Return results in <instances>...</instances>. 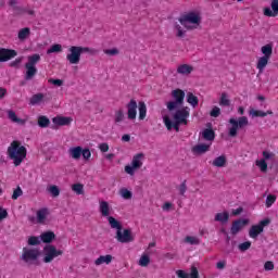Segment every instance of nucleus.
<instances>
[{
    "label": "nucleus",
    "mask_w": 278,
    "mask_h": 278,
    "mask_svg": "<svg viewBox=\"0 0 278 278\" xmlns=\"http://www.w3.org/2000/svg\"><path fill=\"white\" fill-rule=\"evenodd\" d=\"M109 225L111 229H116L115 239L117 240V242H121L122 244H129V242H134V240H136V237H134L131 229L123 230V224H121L118 219L114 217H109Z\"/></svg>",
    "instance_id": "f257e3e1"
},
{
    "label": "nucleus",
    "mask_w": 278,
    "mask_h": 278,
    "mask_svg": "<svg viewBox=\"0 0 278 278\" xmlns=\"http://www.w3.org/2000/svg\"><path fill=\"white\" fill-rule=\"evenodd\" d=\"M68 54L66 55V60L70 64H79L81 61V53H89L90 55H94L97 50L93 48L81 47V46H72L68 49Z\"/></svg>",
    "instance_id": "20e7f679"
},
{
    "label": "nucleus",
    "mask_w": 278,
    "mask_h": 278,
    "mask_svg": "<svg viewBox=\"0 0 278 278\" xmlns=\"http://www.w3.org/2000/svg\"><path fill=\"white\" fill-rule=\"evenodd\" d=\"M271 9L265 8L263 10L264 16L275 17L278 16V0H271Z\"/></svg>",
    "instance_id": "dca6fc26"
},
{
    "label": "nucleus",
    "mask_w": 278,
    "mask_h": 278,
    "mask_svg": "<svg viewBox=\"0 0 278 278\" xmlns=\"http://www.w3.org/2000/svg\"><path fill=\"white\" fill-rule=\"evenodd\" d=\"M40 62V54H33L28 56V62L26 65L28 66H36Z\"/></svg>",
    "instance_id": "c9c22d12"
},
{
    "label": "nucleus",
    "mask_w": 278,
    "mask_h": 278,
    "mask_svg": "<svg viewBox=\"0 0 278 278\" xmlns=\"http://www.w3.org/2000/svg\"><path fill=\"white\" fill-rule=\"evenodd\" d=\"M48 81H49V84H52L53 86H62L64 84V81L62 79L50 78Z\"/></svg>",
    "instance_id": "052dcab7"
},
{
    "label": "nucleus",
    "mask_w": 278,
    "mask_h": 278,
    "mask_svg": "<svg viewBox=\"0 0 278 278\" xmlns=\"http://www.w3.org/2000/svg\"><path fill=\"white\" fill-rule=\"evenodd\" d=\"M229 220V213L228 212H223V213H217L215 215V222L216 223H227Z\"/></svg>",
    "instance_id": "2f4dec72"
},
{
    "label": "nucleus",
    "mask_w": 278,
    "mask_h": 278,
    "mask_svg": "<svg viewBox=\"0 0 278 278\" xmlns=\"http://www.w3.org/2000/svg\"><path fill=\"white\" fill-rule=\"evenodd\" d=\"M151 264V258L147 254H142L139 260V266H142L143 268H147Z\"/></svg>",
    "instance_id": "ea45409f"
},
{
    "label": "nucleus",
    "mask_w": 278,
    "mask_h": 278,
    "mask_svg": "<svg viewBox=\"0 0 278 278\" xmlns=\"http://www.w3.org/2000/svg\"><path fill=\"white\" fill-rule=\"evenodd\" d=\"M193 155H203L210 151V144L207 143H199L192 147L191 149Z\"/></svg>",
    "instance_id": "a211bd4d"
},
{
    "label": "nucleus",
    "mask_w": 278,
    "mask_h": 278,
    "mask_svg": "<svg viewBox=\"0 0 278 278\" xmlns=\"http://www.w3.org/2000/svg\"><path fill=\"white\" fill-rule=\"evenodd\" d=\"M211 116L213 118H218V116H220V108L218 106H214L212 110H211Z\"/></svg>",
    "instance_id": "5fc2aeb1"
},
{
    "label": "nucleus",
    "mask_w": 278,
    "mask_h": 278,
    "mask_svg": "<svg viewBox=\"0 0 278 278\" xmlns=\"http://www.w3.org/2000/svg\"><path fill=\"white\" fill-rule=\"evenodd\" d=\"M48 192H50V194L52 197H60V188H58V186L55 185H52L48 188Z\"/></svg>",
    "instance_id": "a18cd8bd"
},
{
    "label": "nucleus",
    "mask_w": 278,
    "mask_h": 278,
    "mask_svg": "<svg viewBox=\"0 0 278 278\" xmlns=\"http://www.w3.org/2000/svg\"><path fill=\"white\" fill-rule=\"evenodd\" d=\"M62 51V45L59 43H54L50 47V49L47 50L48 55H50V53H61Z\"/></svg>",
    "instance_id": "a19ab883"
},
{
    "label": "nucleus",
    "mask_w": 278,
    "mask_h": 278,
    "mask_svg": "<svg viewBox=\"0 0 278 278\" xmlns=\"http://www.w3.org/2000/svg\"><path fill=\"white\" fill-rule=\"evenodd\" d=\"M40 240L45 244H51V242H53V240H55V232H53V231H46V232L40 235Z\"/></svg>",
    "instance_id": "5701e85b"
},
{
    "label": "nucleus",
    "mask_w": 278,
    "mask_h": 278,
    "mask_svg": "<svg viewBox=\"0 0 278 278\" xmlns=\"http://www.w3.org/2000/svg\"><path fill=\"white\" fill-rule=\"evenodd\" d=\"M238 248H239V251H242V252L249 251L251 249V241H245L243 243H240Z\"/></svg>",
    "instance_id": "603ef678"
},
{
    "label": "nucleus",
    "mask_w": 278,
    "mask_h": 278,
    "mask_svg": "<svg viewBox=\"0 0 278 278\" xmlns=\"http://www.w3.org/2000/svg\"><path fill=\"white\" fill-rule=\"evenodd\" d=\"M99 212L103 218H111L110 214L112 213V207L108 201H100Z\"/></svg>",
    "instance_id": "2eb2a0df"
},
{
    "label": "nucleus",
    "mask_w": 278,
    "mask_h": 278,
    "mask_svg": "<svg viewBox=\"0 0 278 278\" xmlns=\"http://www.w3.org/2000/svg\"><path fill=\"white\" fill-rule=\"evenodd\" d=\"M270 59H268V56H261L257 61L256 64V68L260 73H264V68H266V66H268V61Z\"/></svg>",
    "instance_id": "bb28decb"
},
{
    "label": "nucleus",
    "mask_w": 278,
    "mask_h": 278,
    "mask_svg": "<svg viewBox=\"0 0 278 278\" xmlns=\"http://www.w3.org/2000/svg\"><path fill=\"white\" fill-rule=\"evenodd\" d=\"M25 68H26V74H25L26 81L34 79V77H36V74L38 73V68H36V66L34 65H27V64H25Z\"/></svg>",
    "instance_id": "aec40b11"
},
{
    "label": "nucleus",
    "mask_w": 278,
    "mask_h": 278,
    "mask_svg": "<svg viewBox=\"0 0 278 278\" xmlns=\"http://www.w3.org/2000/svg\"><path fill=\"white\" fill-rule=\"evenodd\" d=\"M119 195L126 201H129L134 197V193H131V191H129L127 188H122L119 189Z\"/></svg>",
    "instance_id": "58836bf2"
},
{
    "label": "nucleus",
    "mask_w": 278,
    "mask_h": 278,
    "mask_svg": "<svg viewBox=\"0 0 278 278\" xmlns=\"http://www.w3.org/2000/svg\"><path fill=\"white\" fill-rule=\"evenodd\" d=\"M263 160H270L271 157H275V154L273 152L263 151Z\"/></svg>",
    "instance_id": "69168bd1"
},
{
    "label": "nucleus",
    "mask_w": 278,
    "mask_h": 278,
    "mask_svg": "<svg viewBox=\"0 0 278 278\" xmlns=\"http://www.w3.org/2000/svg\"><path fill=\"white\" fill-rule=\"evenodd\" d=\"M267 225H270V219L268 218L261 220L258 225L251 226L249 237L253 240L257 239L260 233H264V228L267 227Z\"/></svg>",
    "instance_id": "f8f14e48"
},
{
    "label": "nucleus",
    "mask_w": 278,
    "mask_h": 278,
    "mask_svg": "<svg viewBox=\"0 0 278 278\" xmlns=\"http://www.w3.org/2000/svg\"><path fill=\"white\" fill-rule=\"evenodd\" d=\"M250 116H253L254 118H264L267 116V113L264 111L251 109Z\"/></svg>",
    "instance_id": "4c0bfd02"
},
{
    "label": "nucleus",
    "mask_w": 278,
    "mask_h": 278,
    "mask_svg": "<svg viewBox=\"0 0 278 278\" xmlns=\"http://www.w3.org/2000/svg\"><path fill=\"white\" fill-rule=\"evenodd\" d=\"M112 260H114V257L112 256V254H106V255H101L99 256L96 261H94V265L96 266H101L102 264H112Z\"/></svg>",
    "instance_id": "4be33fe9"
},
{
    "label": "nucleus",
    "mask_w": 278,
    "mask_h": 278,
    "mask_svg": "<svg viewBox=\"0 0 278 278\" xmlns=\"http://www.w3.org/2000/svg\"><path fill=\"white\" fill-rule=\"evenodd\" d=\"M194 71V67L189 64H180L177 67L178 75H190Z\"/></svg>",
    "instance_id": "412c9836"
},
{
    "label": "nucleus",
    "mask_w": 278,
    "mask_h": 278,
    "mask_svg": "<svg viewBox=\"0 0 278 278\" xmlns=\"http://www.w3.org/2000/svg\"><path fill=\"white\" fill-rule=\"evenodd\" d=\"M99 149L102 153H108V151H110V146L108 143H100L99 144Z\"/></svg>",
    "instance_id": "bf43d9fd"
},
{
    "label": "nucleus",
    "mask_w": 278,
    "mask_h": 278,
    "mask_svg": "<svg viewBox=\"0 0 278 278\" xmlns=\"http://www.w3.org/2000/svg\"><path fill=\"white\" fill-rule=\"evenodd\" d=\"M72 190H73V192H75L77 194H84V185H81V184H74L72 186Z\"/></svg>",
    "instance_id": "49530a36"
},
{
    "label": "nucleus",
    "mask_w": 278,
    "mask_h": 278,
    "mask_svg": "<svg viewBox=\"0 0 278 278\" xmlns=\"http://www.w3.org/2000/svg\"><path fill=\"white\" fill-rule=\"evenodd\" d=\"M9 214H8V210L4 208L3 206H0V223L2 220H5V218H8Z\"/></svg>",
    "instance_id": "6e6d98bb"
},
{
    "label": "nucleus",
    "mask_w": 278,
    "mask_h": 278,
    "mask_svg": "<svg viewBox=\"0 0 278 278\" xmlns=\"http://www.w3.org/2000/svg\"><path fill=\"white\" fill-rule=\"evenodd\" d=\"M60 255H64V251L58 250L53 244H47L43 247V264H51L55 257H60Z\"/></svg>",
    "instance_id": "6e6552de"
},
{
    "label": "nucleus",
    "mask_w": 278,
    "mask_h": 278,
    "mask_svg": "<svg viewBox=\"0 0 278 278\" xmlns=\"http://www.w3.org/2000/svg\"><path fill=\"white\" fill-rule=\"evenodd\" d=\"M186 190H188V187L186 186V181H184L179 186V194H181V197H184V194H186Z\"/></svg>",
    "instance_id": "680f3d73"
},
{
    "label": "nucleus",
    "mask_w": 278,
    "mask_h": 278,
    "mask_svg": "<svg viewBox=\"0 0 278 278\" xmlns=\"http://www.w3.org/2000/svg\"><path fill=\"white\" fill-rule=\"evenodd\" d=\"M227 266V261H219V262H217V264H216V268L218 269V270H224V268Z\"/></svg>",
    "instance_id": "e2e57ef3"
},
{
    "label": "nucleus",
    "mask_w": 278,
    "mask_h": 278,
    "mask_svg": "<svg viewBox=\"0 0 278 278\" xmlns=\"http://www.w3.org/2000/svg\"><path fill=\"white\" fill-rule=\"evenodd\" d=\"M27 244L29 247H38L40 244V238L36 236H31L28 238Z\"/></svg>",
    "instance_id": "37998d69"
},
{
    "label": "nucleus",
    "mask_w": 278,
    "mask_h": 278,
    "mask_svg": "<svg viewBox=\"0 0 278 278\" xmlns=\"http://www.w3.org/2000/svg\"><path fill=\"white\" fill-rule=\"evenodd\" d=\"M123 121H125V113L123 112V110H118L115 112V123H123Z\"/></svg>",
    "instance_id": "c03bdc74"
},
{
    "label": "nucleus",
    "mask_w": 278,
    "mask_h": 278,
    "mask_svg": "<svg viewBox=\"0 0 278 278\" xmlns=\"http://www.w3.org/2000/svg\"><path fill=\"white\" fill-rule=\"evenodd\" d=\"M81 152H83V148L79 147V146L74 147V148H70V150H68L70 156H71L73 160H80V157H81Z\"/></svg>",
    "instance_id": "b1692460"
},
{
    "label": "nucleus",
    "mask_w": 278,
    "mask_h": 278,
    "mask_svg": "<svg viewBox=\"0 0 278 278\" xmlns=\"http://www.w3.org/2000/svg\"><path fill=\"white\" fill-rule=\"evenodd\" d=\"M187 103L191 105L192 108H197L199 105V98L194 96L192 92L187 93Z\"/></svg>",
    "instance_id": "7c9ffc66"
},
{
    "label": "nucleus",
    "mask_w": 278,
    "mask_h": 278,
    "mask_svg": "<svg viewBox=\"0 0 278 278\" xmlns=\"http://www.w3.org/2000/svg\"><path fill=\"white\" fill-rule=\"evenodd\" d=\"M21 62H23V59H15L13 62H11V66H18V64H21Z\"/></svg>",
    "instance_id": "338daca9"
},
{
    "label": "nucleus",
    "mask_w": 278,
    "mask_h": 278,
    "mask_svg": "<svg viewBox=\"0 0 278 278\" xmlns=\"http://www.w3.org/2000/svg\"><path fill=\"white\" fill-rule=\"evenodd\" d=\"M277 201V197L275 194H269L266 198V207H271L273 204Z\"/></svg>",
    "instance_id": "8fccbe9b"
},
{
    "label": "nucleus",
    "mask_w": 278,
    "mask_h": 278,
    "mask_svg": "<svg viewBox=\"0 0 278 278\" xmlns=\"http://www.w3.org/2000/svg\"><path fill=\"white\" fill-rule=\"evenodd\" d=\"M18 197H23V189H21V187H17L16 189L13 190V194H12L11 199L13 201H16L18 199Z\"/></svg>",
    "instance_id": "de8ad7c7"
},
{
    "label": "nucleus",
    "mask_w": 278,
    "mask_h": 278,
    "mask_svg": "<svg viewBox=\"0 0 278 278\" xmlns=\"http://www.w3.org/2000/svg\"><path fill=\"white\" fill-rule=\"evenodd\" d=\"M229 124L231 127L228 130V136H230V138H236V136H238V129H242L249 125V118L247 116H241L238 119L230 118Z\"/></svg>",
    "instance_id": "0eeeda50"
},
{
    "label": "nucleus",
    "mask_w": 278,
    "mask_h": 278,
    "mask_svg": "<svg viewBox=\"0 0 278 278\" xmlns=\"http://www.w3.org/2000/svg\"><path fill=\"white\" fill-rule=\"evenodd\" d=\"M143 160H144V153L140 152L135 154L132 156L131 165H126L124 167L125 173H127V175H130V176L136 175V170H138V168H142Z\"/></svg>",
    "instance_id": "1a4fd4ad"
},
{
    "label": "nucleus",
    "mask_w": 278,
    "mask_h": 278,
    "mask_svg": "<svg viewBox=\"0 0 278 278\" xmlns=\"http://www.w3.org/2000/svg\"><path fill=\"white\" fill-rule=\"evenodd\" d=\"M49 216V208L43 207L37 211V223H45L47 220V217Z\"/></svg>",
    "instance_id": "393cba45"
},
{
    "label": "nucleus",
    "mask_w": 278,
    "mask_h": 278,
    "mask_svg": "<svg viewBox=\"0 0 278 278\" xmlns=\"http://www.w3.org/2000/svg\"><path fill=\"white\" fill-rule=\"evenodd\" d=\"M81 155L84 157V160H90V157H92V152H90V149L88 148H83V152Z\"/></svg>",
    "instance_id": "864d4df0"
},
{
    "label": "nucleus",
    "mask_w": 278,
    "mask_h": 278,
    "mask_svg": "<svg viewBox=\"0 0 278 278\" xmlns=\"http://www.w3.org/2000/svg\"><path fill=\"white\" fill-rule=\"evenodd\" d=\"M43 99L45 93H36L30 98L29 103L30 105H38V103H42Z\"/></svg>",
    "instance_id": "473e14b6"
},
{
    "label": "nucleus",
    "mask_w": 278,
    "mask_h": 278,
    "mask_svg": "<svg viewBox=\"0 0 278 278\" xmlns=\"http://www.w3.org/2000/svg\"><path fill=\"white\" fill-rule=\"evenodd\" d=\"M188 118H190V108L182 106L180 109H176L173 114V119L181 123L182 125H188Z\"/></svg>",
    "instance_id": "9b49d317"
},
{
    "label": "nucleus",
    "mask_w": 278,
    "mask_h": 278,
    "mask_svg": "<svg viewBox=\"0 0 278 278\" xmlns=\"http://www.w3.org/2000/svg\"><path fill=\"white\" fill-rule=\"evenodd\" d=\"M179 23L186 29H197L201 25V14L191 11L179 17Z\"/></svg>",
    "instance_id": "39448f33"
},
{
    "label": "nucleus",
    "mask_w": 278,
    "mask_h": 278,
    "mask_svg": "<svg viewBox=\"0 0 278 278\" xmlns=\"http://www.w3.org/2000/svg\"><path fill=\"white\" fill-rule=\"evenodd\" d=\"M175 29H176V36L177 38H184L186 36V31H184V28L179 24H175Z\"/></svg>",
    "instance_id": "3c124183"
},
{
    "label": "nucleus",
    "mask_w": 278,
    "mask_h": 278,
    "mask_svg": "<svg viewBox=\"0 0 278 278\" xmlns=\"http://www.w3.org/2000/svg\"><path fill=\"white\" fill-rule=\"evenodd\" d=\"M256 166H258L262 173H266V170H268V163H266V160L264 159L256 161Z\"/></svg>",
    "instance_id": "79ce46f5"
},
{
    "label": "nucleus",
    "mask_w": 278,
    "mask_h": 278,
    "mask_svg": "<svg viewBox=\"0 0 278 278\" xmlns=\"http://www.w3.org/2000/svg\"><path fill=\"white\" fill-rule=\"evenodd\" d=\"M40 257V249L38 248H23L22 260L26 264L36 262Z\"/></svg>",
    "instance_id": "9d476101"
},
{
    "label": "nucleus",
    "mask_w": 278,
    "mask_h": 278,
    "mask_svg": "<svg viewBox=\"0 0 278 278\" xmlns=\"http://www.w3.org/2000/svg\"><path fill=\"white\" fill-rule=\"evenodd\" d=\"M265 270H275V263L273 261H267L264 264Z\"/></svg>",
    "instance_id": "13d9d810"
},
{
    "label": "nucleus",
    "mask_w": 278,
    "mask_h": 278,
    "mask_svg": "<svg viewBox=\"0 0 278 278\" xmlns=\"http://www.w3.org/2000/svg\"><path fill=\"white\" fill-rule=\"evenodd\" d=\"M213 166H216L217 168H223L227 165V156L226 155H220L214 159Z\"/></svg>",
    "instance_id": "a878e982"
},
{
    "label": "nucleus",
    "mask_w": 278,
    "mask_h": 278,
    "mask_svg": "<svg viewBox=\"0 0 278 278\" xmlns=\"http://www.w3.org/2000/svg\"><path fill=\"white\" fill-rule=\"evenodd\" d=\"M261 53L264 58L270 59L273 56V43H267L261 48Z\"/></svg>",
    "instance_id": "c85d7f7f"
},
{
    "label": "nucleus",
    "mask_w": 278,
    "mask_h": 278,
    "mask_svg": "<svg viewBox=\"0 0 278 278\" xmlns=\"http://www.w3.org/2000/svg\"><path fill=\"white\" fill-rule=\"evenodd\" d=\"M245 225H249L248 219H237L232 222L231 228H230V233L232 236H238L240 231H242V228L245 227Z\"/></svg>",
    "instance_id": "4468645a"
},
{
    "label": "nucleus",
    "mask_w": 278,
    "mask_h": 278,
    "mask_svg": "<svg viewBox=\"0 0 278 278\" xmlns=\"http://www.w3.org/2000/svg\"><path fill=\"white\" fill-rule=\"evenodd\" d=\"M163 122L168 131H170V129H175V131H179V126L184 125L181 122L170 121V117H168L167 115L163 117Z\"/></svg>",
    "instance_id": "f3484780"
},
{
    "label": "nucleus",
    "mask_w": 278,
    "mask_h": 278,
    "mask_svg": "<svg viewBox=\"0 0 278 278\" xmlns=\"http://www.w3.org/2000/svg\"><path fill=\"white\" fill-rule=\"evenodd\" d=\"M127 116L129 121H136L139 110V121H144L147 118V103L144 101L136 102L135 99H131L127 105Z\"/></svg>",
    "instance_id": "7ed1b4c3"
},
{
    "label": "nucleus",
    "mask_w": 278,
    "mask_h": 278,
    "mask_svg": "<svg viewBox=\"0 0 278 278\" xmlns=\"http://www.w3.org/2000/svg\"><path fill=\"white\" fill-rule=\"evenodd\" d=\"M8 155L10 160H13L14 166H21L23 160L27 157V148L21 146V141L14 140L8 148Z\"/></svg>",
    "instance_id": "f03ea898"
},
{
    "label": "nucleus",
    "mask_w": 278,
    "mask_h": 278,
    "mask_svg": "<svg viewBox=\"0 0 278 278\" xmlns=\"http://www.w3.org/2000/svg\"><path fill=\"white\" fill-rule=\"evenodd\" d=\"M105 55H118V49L113 48V49H105L103 50Z\"/></svg>",
    "instance_id": "4d7b16f0"
},
{
    "label": "nucleus",
    "mask_w": 278,
    "mask_h": 278,
    "mask_svg": "<svg viewBox=\"0 0 278 278\" xmlns=\"http://www.w3.org/2000/svg\"><path fill=\"white\" fill-rule=\"evenodd\" d=\"M176 275H177V277H179V278H188V277H190V275H188L186 271H184V270H181V269H178V270L176 271Z\"/></svg>",
    "instance_id": "0e129e2a"
},
{
    "label": "nucleus",
    "mask_w": 278,
    "mask_h": 278,
    "mask_svg": "<svg viewBox=\"0 0 278 278\" xmlns=\"http://www.w3.org/2000/svg\"><path fill=\"white\" fill-rule=\"evenodd\" d=\"M219 105L224 106V108H229V105H231V101L229 100V97L227 96V93L223 92L220 96V100H219Z\"/></svg>",
    "instance_id": "e433bc0d"
},
{
    "label": "nucleus",
    "mask_w": 278,
    "mask_h": 278,
    "mask_svg": "<svg viewBox=\"0 0 278 278\" xmlns=\"http://www.w3.org/2000/svg\"><path fill=\"white\" fill-rule=\"evenodd\" d=\"M37 125L41 127V129H46V127H49V125H51V121L49 119V117L41 115L37 119Z\"/></svg>",
    "instance_id": "c756f323"
},
{
    "label": "nucleus",
    "mask_w": 278,
    "mask_h": 278,
    "mask_svg": "<svg viewBox=\"0 0 278 278\" xmlns=\"http://www.w3.org/2000/svg\"><path fill=\"white\" fill-rule=\"evenodd\" d=\"M29 34H31L29 27L22 28L17 34V38L18 40H27V38H29Z\"/></svg>",
    "instance_id": "f704fd0d"
},
{
    "label": "nucleus",
    "mask_w": 278,
    "mask_h": 278,
    "mask_svg": "<svg viewBox=\"0 0 278 278\" xmlns=\"http://www.w3.org/2000/svg\"><path fill=\"white\" fill-rule=\"evenodd\" d=\"M202 138L203 140L212 142L216 138V132H214L213 129L206 128L202 131Z\"/></svg>",
    "instance_id": "cd10ccee"
},
{
    "label": "nucleus",
    "mask_w": 278,
    "mask_h": 278,
    "mask_svg": "<svg viewBox=\"0 0 278 278\" xmlns=\"http://www.w3.org/2000/svg\"><path fill=\"white\" fill-rule=\"evenodd\" d=\"M52 123H54V125H59V127H64L66 125H71V123H73V118L56 116L52 119Z\"/></svg>",
    "instance_id": "6ab92c4d"
},
{
    "label": "nucleus",
    "mask_w": 278,
    "mask_h": 278,
    "mask_svg": "<svg viewBox=\"0 0 278 278\" xmlns=\"http://www.w3.org/2000/svg\"><path fill=\"white\" fill-rule=\"evenodd\" d=\"M18 55V52L14 49L0 48V64L1 62H10Z\"/></svg>",
    "instance_id": "ddd939ff"
},
{
    "label": "nucleus",
    "mask_w": 278,
    "mask_h": 278,
    "mask_svg": "<svg viewBox=\"0 0 278 278\" xmlns=\"http://www.w3.org/2000/svg\"><path fill=\"white\" fill-rule=\"evenodd\" d=\"M172 99L174 101H169L166 103V108L168 112H175V110H178L184 105V100L186 99V91L181 89H174L172 91Z\"/></svg>",
    "instance_id": "423d86ee"
},
{
    "label": "nucleus",
    "mask_w": 278,
    "mask_h": 278,
    "mask_svg": "<svg viewBox=\"0 0 278 278\" xmlns=\"http://www.w3.org/2000/svg\"><path fill=\"white\" fill-rule=\"evenodd\" d=\"M8 117L10 118V121H12L13 123H21V118H18L16 116V113L12 110L8 111Z\"/></svg>",
    "instance_id": "09e8293b"
},
{
    "label": "nucleus",
    "mask_w": 278,
    "mask_h": 278,
    "mask_svg": "<svg viewBox=\"0 0 278 278\" xmlns=\"http://www.w3.org/2000/svg\"><path fill=\"white\" fill-rule=\"evenodd\" d=\"M122 140H123V142H129V140H131V136L130 135H124V136H122Z\"/></svg>",
    "instance_id": "774afa93"
},
{
    "label": "nucleus",
    "mask_w": 278,
    "mask_h": 278,
    "mask_svg": "<svg viewBox=\"0 0 278 278\" xmlns=\"http://www.w3.org/2000/svg\"><path fill=\"white\" fill-rule=\"evenodd\" d=\"M184 241L186 244H191V245L201 244V239L199 237H194V236H187Z\"/></svg>",
    "instance_id": "72a5a7b5"
}]
</instances>
